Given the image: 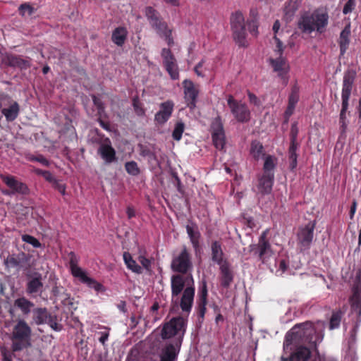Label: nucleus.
Segmentation results:
<instances>
[{
	"label": "nucleus",
	"instance_id": "obj_62",
	"mask_svg": "<svg viewBox=\"0 0 361 361\" xmlns=\"http://www.w3.org/2000/svg\"><path fill=\"white\" fill-rule=\"evenodd\" d=\"M296 10V6H295V4H293L292 2L289 4V5L286 8V13L291 12V15L293 14L294 11Z\"/></svg>",
	"mask_w": 361,
	"mask_h": 361
},
{
	"label": "nucleus",
	"instance_id": "obj_18",
	"mask_svg": "<svg viewBox=\"0 0 361 361\" xmlns=\"http://www.w3.org/2000/svg\"><path fill=\"white\" fill-rule=\"evenodd\" d=\"M250 247L252 251H255L257 248L255 253L263 263L266 262L267 259L271 255V245L266 239V232L262 234L257 245H252Z\"/></svg>",
	"mask_w": 361,
	"mask_h": 361
},
{
	"label": "nucleus",
	"instance_id": "obj_31",
	"mask_svg": "<svg viewBox=\"0 0 361 361\" xmlns=\"http://www.w3.org/2000/svg\"><path fill=\"white\" fill-rule=\"evenodd\" d=\"M128 31L124 27H118L112 32V42L117 46L121 47L124 44L127 38Z\"/></svg>",
	"mask_w": 361,
	"mask_h": 361
},
{
	"label": "nucleus",
	"instance_id": "obj_8",
	"mask_svg": "<svg viewBox=\"0 0 361 361\" xmlns=\"http://www.w3.org/2000/svg\"><path fill=\"white\" fill-rule=\"evenodd\" d=\"M227 104L231 114L238 122L245 123L250 120V111L245 103L237 101L232 95H229Z\"/></svg>",
	"mask_w": 361,
	"mask_h": 361
},
{
	"label": "nucleus",
	"instance_id": "obj_63",
	"mask_svg": "<svg viewBox=\"0 0 361 361\" xmlns=\"http://www.w3.org/2000/svg\"><path fill=\"white\" fill-rule=\"evenodd\" d=\"M117 307L123 312H126V303L125 301H121L118 305Z\"/></svg>",
	"mask_w": 361,
	"mask_h": 361
},
{
	"label": "nucleus",
	"instance_id": "obj_46",
	"mask_svg": "<svg viewBox=\"0 0 361 361\" xmlns=\"http://www.w3.org/2000/svg\"><path fill=\"white\" fill-rule=\"evenodd\" d=\"M184 128L185 125L183 122H177L172 133L173 138L177 141L180 140L182 137V134L184 131Z\"/></svg>",
	"mask_w": 361,
	"mask_h": 361
},
{
	"label": "nucleus",
	"instance_id": "obj_45",
	"mask_svg": "<svg viewBox=\"0 0 361 361\" xmlns=\"http://www.w3.org/2000/svg\"><path fill=\"white\" fill-rule=\"evenodd\" d=\"M126 171L132 176H137L140 173V169L137 163L134 161H128L125 164Z\"/></svg>",
	"mask_w": 361,
	"mask_h": 361
},
{
	"label": "nucleus",
	"instance_id": "obj_11",
	"mask_svg": "<svg viewBox=\"0 0 361 361\" xmlns=\"http://www.w3.org/2000/svg\"><path fill=\"white\" fill-rule=\"evenodd\" d=\"M192 267L190 255L185 247L179 255L174 257L171 262V269L173 271L181 274H186Z\"/></svg>",
	"mask_w": 361,
	"mask_h": 361
},
{
	"label": "nucleus",
	"instance_id": "obj_36",
	"mask_svg": "<svg viewBox=\"0 0 361 361\" xmlns=\"http://www.w3.org/2000/svg\"><path fill=\"white\" fill-rule=\"evenodd\" d=\"M123 260L124 262L130 270L135 274H142V267H141L132 257L131 255L129 252H125L123 253Z\"/></svg>",
	"mask_w": 361,
	"mask_h": 361
},
{
	"label": "nucleus",
	"instance_id": "obj_9",
	"mask_svg": "<svg viewBox=\"0 0 361 361\" xmlns=\"http://www.w3.org/2000/svg\"><path fill=\"white\" fill-rule=\"evenodd\" d=\"M0 178L2 181L11 189V190H4L3 193L6 195H26L30 192V190L27 185L19 181L16 177L1 174Z\"/></svg>",
	"mask_w": 361,
	"mask_h": 361
},
{
	"label": "nucleus",
	"instance_id": "obj_16",
	"mask_svg": "<svg viewBox=\"0 0 361 361\" xmlns=\"http://www.w3.org/2000/svg\"><path fill=\"white\" fill-rule=\"evenodd\" d=\"M161 56L164 66L170 75L171 79L176 80L179 77L178 66L176 59L169 49L164 48L161 50Z\"/></svg>",
	"mask_w": 361,
	"mask_h": 361
},
{
	"label": "nucleus",
	"instance_id": "obj_26",
	"mask_svg": "<svg viewBox=\"0 0 361 361\" xmlns=\"http://www.w3.org/2000/svg\"><path fill=\"white\" fill-rule=\"evenodd\" d=\"M299 100V87L294 85L292 88L291 93L288 98V105L285 111V117L288 119L293 114L296 104Z\"/></svg>",
	"mask_w": 361,
	"mask_h": 361
},
{
	"label": "nucleus",
	"instance_id": "obj_19",
	"mask_svg": "<svg viewBox=\"0 0 361 361\" xmlns=\"http://www.w3.org/2000/svg\"><path fill=\"white\" fill-rule=\"evenodd\" d=\"M212 140L216 148L222 149L225 145V135L221 119L216 118L212 124Z\"/></svg>",
	"mask_w": 361,
	"mask_h": 361
},
{
	"label": "nucleus",
	"instance_id": "obj_27",
	"mask_svg": "<svg viewBox=\"0 0 361 361\" xmlns=\"http://www.w3.org/2000/svg\"><path fill=\"white\" fill-rule=\"evenodd\" d=\"M180 346H178L176 343H170L167 345L163 350L161 356V361H174Z\"/></svg>",
	"mask_w": 361,
	"mask_h": 361
},
{
	"label": "nucleus",
	"instance_id": "obj_51",
	"mask_svg": "<svg viewBox=\"0 0 361 361\" xmlns=\"http://www.w3.org/2000/svg\"><path fill=\"white\" fill-rule=\"evenodd\" d=\"M133 105L134 111L137 116H142L145 114V110L142 107L141 103L137 98L133 99Z\"/></svg>",
	"mask_w": 361,
	"mask_h": 361
},
{
	"label": "nucleus",
	"instance_id": "obj_30",
	"mask_svg": "<svg viewBox=\"0 0 361 361\" xmlns=\"http://www.w3.org/2000/svg\"><path fill=\"white\" fill-rule=\"evenodd\" d=\"M310 355L311 352L308 348L299 346L291 354L290 361H307Z\"/></svg>",
	"mask_w": 361,
	"mask_h": 361
},
{
	"label": "nucleus",
	"instance_id": "obj_5",
	"mask_svg": "<svg viewBox=\"0 0 361 361\" xmlns=\"http://www.w3.org/2000/svg\"><path fill=\"white\" fill-rule=\"evenodd\" d=\"M186 322L180 317H174L166 323L161 330V338L168 339L174 338V343L178 346L181 345L183 336L185 331Z\"/></svg>",
	"mask_w": 361,
	"mask_h": 361
},
{
	"label": "nucleus",
	"instance_id": "obj_4",
	"mask_svg": "<svg viewBox=\"0 0 361 361\" xmlns=\"http://www.w3.org/2000/svg\"><path fill=\"white\" fill-rule=\"evenodd\" d=\"M145 15L151 27L169 46L173 44V39L171 36L172 29L169 27L167 23L164 20L157 11L151 6L145 9Z\"/></svg>",
	"mask_w": 361,
	"mask_h": 361
},
{
	"label": "nucleus",
	"instance_id": "obj_35",
	"mask_svg": "<svg viewBox=\"0 0 361 361\" xmlns=\"http://www.w3.org/2000/svg\"><path fill=\"white\" fill-rule=\"evenodd\" d=\"M50 314L46 308H36L33 310V320L37 325L46 324Z\"/></svg>",
	"mask_w": 361,
	"mask_h": 361
},
{
	"label": "nucleus",
	"instance_id": "obj_21",
	"mask_svg": "<svg viewBox=\"0 0 361 361\" xmlns=\"http://www.w3.org/2000/svg\"><path fill=\"white\" fill-rule=\"evenodd\" d=\"M171 301L173 304L178 305L179 302V295L183 290L185 281L183 277L180 275L172 276L171 279Z\"/></svg>",
	"mask_w": 361,
	"mask_h": 361
},
{
	"label": "nucleus",
	"instance_id": "obj_15",
	"mask_svg": "<svg viewBox=\"0 0 361 361\" xmlns=\"http://www.w3.org/2000/svg\"><path fill=\"white\" fill-rule=\"evenodd\" d=\"M184 89V98L187 106L193 109L196 106L197 97L199 93L198 87L190 80H185L183 82Z\"/></svg>",
	"mask_w": 361,
	"mask_h": 361
},
{
	"label": "nucleus",
	"instance_id": "obj_2",
	"mask_svg": "<svg viewBox=\"0 0 361 361\" xmlns=\"http://www.w3.org/2000/svg\"><path fill=\"white\" fill-rule=\"evenodd\" d=\"M329 23V15L326 10L319 8L313 12H305L301 15L298 21L299 30L305 34H311L312 32L322 34L326 30Z\"/></svg>",
	"mask_w": 361,
	"mask_h": 361
},
{
	"label": "nucleus",
	"instance_id": "obj_54",
	"mask_svg": "<svg viewBox=\"0 0 361 361\" xmlns=\"http://www.w3.org/2000/svg\"><path fill=\"white\" fill-rule=\"evenodd\" d=\"M288 264L285 259H281L279 262V269L276 270V274L278 276H282L283 274L287 270Z\"/></svg>",
	"mask_w": 361,
	"mask_h": 361
},
{
	"label": "nucleus",
	"instance_id": "obj_61",
	"mask_svg": "<svg viewBox=\"0 0 361 361\" xmlns=\"http://www.w3.org/2000/svg\"><path fill=\"white\" fill-rule=\"evenodd\" d=\"M109 338V333L108 332H102L101 336L99 338V342L104 345L106 341L108 340Z\"/></svg>",
	"mask_w": 361,
	"mask_h": 361
},
{
	"label": "nucleus",
	"instance_id": "obj_60",
	"mask_svg": "<svg viewBox=\"0 0 361 361\" xmlns=\"http://www.w3.org/2000/svg\"><path fill=\"white\" fill-rule=\"evenodd\" d=\"M203 63H204V61H201L200 62H199L195 67V71L196 73V74L198 75V76H201V77H203L204 75L202 74V73L200 71V69L203 66Z\"/></svg>",
	"mask_w": 361,
	"mask_h": 361
},
{
	"label": "nucleus",
	"instance_id": "obj_7",
	"mask_svg": "<svg viewBox=\"0 0 361 361\" xmlns=\"http://www.w3.org/2000/svg\"><path fill=\"white\" fill-rule=\"evenodd\" d=\"M231 25L233 32V37L236 42L241 47L247 46L245 42V18L243 13L236 11L231 17Z\"/></svg>",
	"mask_w": 361,
	"mask_h": 361
},
{
	"label": "nucleus",
	"instance_id": "obj_24",
	"mask_svg": "<svg viewBox=\"0 0 361 361\" xmlns=\"http://www.w3.org/2000/svg\"><path fill=\"white\" fill-rule=\"evenodd\" d=\"M298 130L295 128L294 126H292L291 128V143L289 147V159H290V166L291 169H294L297 166V157L298 155L296 154V151L298 147V144L296 141L297 139Z\"/></svg>",
	"mask_w": 361,
	"mask_h": 361
},
{
	"label": "nucleus",
	"instance_id": "obj_28",
	"mask_svg": "<svg viewBox=\"0 0 361 361\" xmlns=\"http://www.w3.org/2000/svg\"><path fill=\"white\" fill-rule=\"evenodd\" d=\"M1 111L7 121H13L18 116L20 106L16 102H12L8 107L2 108Z\"/></svg>",
	"mask_w": 361,
	"mask_h": 361
},
{
	"label": "nucleus",
	"instance_id": "obj_47",
	"mask_svg": "<svg viewBox=\"0 0 361 361\" xmlns=\"http://www.w3.org/2000/svg\"><path fill=\"white\" fill-rule=\"evenodd\" d=\"M47 324L55 331H60L62 329V325L57 322L56 316L51 315L49 317Z\"/></svg>",
	"mask_w": 361,
	"mask_h": 361
},
{
	"label": "nucleus",
	"instance_id": "obj_29",
	"mask_svg": "<svg viewBox=\"0 0 361 361\" xmlns=\"http://www.w3.org/2000/svg\"><path fill=\"white\" fill-rule=\"evenodd\" d=\"M350 25H346L344 29L341 31L339 37V47L341 55H343L348 49L350 43Z\"/></svg>",
	"mask_w": 361,
	"mask_h": 361
},
{
	"label": "nucleus",
	"instance_id": "obj_58",
	"mask_svg": "<svg viewBox=\"0 0 361 361\" xmlns=\"http://www.w3.org/2000/svg\"><path fill=\"white\" fill-rule=\"evenodd\" d=\"M249 101L251 104H253L254 105L259 106L260 104L259 99L257 97L256 95L251 93L250 92H248L247 93Z\"/></svg>",
	"mask_w": 361,
	"mask_h": 361
},
{
	"label": "nucleus",
	"instance_id": "obj_57",
	"mask_svg": "<svg viewBox=\"0 0 361 361\" xmlns=\"http://www.w3.org/2000/svg\"><path fill=\"white\" fill-rule=\"evenodd\" d=\"M54 188L59 190L62 195H65L66 187L63 184L56 180L54 183L52 185Z\"/></svg>",
	"mask_w": 361,
	"mask_h": 361
},
{
	"label": "nucleus",
	"instance_id": "obj_59",
	"mask_svg": "<svg viewBox=\"0 0 361 361\" xmlns=\"http://www.w3.org/2000/svg\"><path fill=\"white\" fill-rule=\"evenodd\" d=\"M43 178L48 182H49L50 183H51L52 185L54 183V182L56 180V179L54 177V176L52 175V173L51 172H49V171H47L44 173V175L43 176Z\"/></svg>",
	"mask_w": 361,
	"mask_h": 361
},
{
	"label": "nucleus",
	"instance_id": "obj_32",
	"mask_svg": "<svg viewBox=\"0 0 361 361\" xmlns=\"http://www.w3.org/2000/svg\"><path fill=\"white\" fill-rule=\"evenodd\" d=\"M220 270L221 285L224 287L229 286L233 277L228 263H224L220 265Z\"/></svg>",
	"mask_w": 361,
	"mask_h": 361
},
{
	"label": "nucleus",
	"instance_id": "obj_43",
	"mask_svg": "<svg viewBox=\"0 0 361 361\" xmlns=\"http://www.w3.org/2000/svg\"><path fill=\"white\" fill-rule=\"evenodd\" d=\"M341 314H342L340 310L334 312L332 313L329 324L330 329H337L340 326Z\"/></svg>",
	"mask_w": 361,
	"mask_h": 361
},
{
	"label": "nucleus",
	"instance_id": "obj_44",
	"mask_svg": "<svg viewBox=\"0 0 361 361\" xmlns=\"http://www.w3.org/2000/svg\"><path fill=\"white\" fill-rule=\"evenodd\" d=\"M25 157L28 161H37L45 166H48L50 164L49 161L42 154L34 155L32 154H27Z\"/></svg>",
	"mask_w": 361,
	"mask_h": 361
},
{
	"label": "nucleus",
	"instance_id": "obj_40",
	"mask_svg": "<svg viewBox=\"0 0 361 361\" xmlns=\"http://www.w3.org/2000/svg\"><path fill=\"white\" fill-rule=\"evenodd\" d=\"M207 290L204 285L200 293L199 303H198V314L200 317L203 318L206 312Z\"/></svg>",
	"mask_w": 361,
	"mask_h": 361
},
{
	"label": "nucleus",
	"instance_id": "obj_38",
	"mask_svg": "<svg viewBox=\"0 0 361 361\" xmlns=\"http://www.w3.org/2000/svg\"><path fill=\"white\" fill-rule=\"evenodd\" d=\"M68 257L71 274L74 277L77 278L85 271H83L80 267L78 266L79 259L74 252H71L68 255Z\"/></svg>",
	"mask_w": 361,
	"mask_h": 361
},
{
	"label": "nucleus",
	"instance_id": "obj_20",
	"mask_svg": "<svg viewBox=\"0 0 361 361\" xmlns=\"http://www.w3.org/2000/svg\"><path fill=\"white\" fill-rule=\"evenodd\" d=\"M174 107V104L172 101H166L160 104V109L154 116L155 121L163 125L171 117Z\"/></svg>",
	"mask_w": 361,
	"mask_h": 361
},
{
	"label": "nucleus",
	"instance_id": "obj_49",
	"mask_svg": "<svg viewBox=\"0 0 361 361\" xmlns=\"http://www.w3.org/2000/svg\"><path fill=\"white\" fill-rule=\"evenodd\" d=\"M23 241L32 245L34 247H39L41 246V243L39 241L35 238V237L30 235H23L22 236Z\"/></svg>",
	"mask_w": 361,
	"mask_h": 361
},
{
	"label": "nucleus",
	"instance_id": "obj_37",
	"mask_svg": "<svg viewBox=\"0 0 361 361\" xmlns=\"http://www.w3.org/2000/svg\"><path fill=\"white\" fill-rule=\"evenodd\" d=\"M250 153L252 157L257 161L265 156L263 145L257 140L252 142Z\"/></svg>",
	"mask_w": 361,
	"mask_h": 361
},
{
	"label": "nucleus",
	"instance_id": "obj_6",
	"mask_svg": "<svg viewBox=\"0 0 361 361\" xmlns=\"http://www.w3.org/2000/svg\"><path fill=\"white\" fill-rule=\"evenodd\" d=\"M355 77V73L351 71L345 72L343 76L341 93L342 106L340 113V123L343 132H345L347 128L346 111L348 109V101L351 94Z\"/></svg>",
	"mask_w": 361,
	"mask_h": 361
},
{
	"label": "nucleus",
	"instance_id": "obj_17",
	"mask_svg": "<svg viewBox=\"0 0 361 361\" xmlns=\"http://www.w3.org/2000/svg\"><path fill=\"white\" fill-rule=\"evenodd\" d=\"M161 56L164 66L170 75L171 79L176 80L179 77L178 66L176 59L169 49L164 48L161 50Z\"/></svg>",
	"mask_w": 361,
	"mask_h": 361
},
{
	"label": "nucleus",
	"instance_id": "obj_55",
	"mask_svg": "<svg viewBox=\"0 0 361 361\" xmlns=\"http://www.w3.org/2000/svg\"><path fill=\"white\" fill-rule=\"evenodd\" d=\"M355 6V0H348L344 6L343 12L344 14L350 13Z\"/></svg>",
	"mask_w": 361,
	"mask_h": 361
},
{
	"label": "nucleus",
	"instance_id": "obj_34",
	"mask_svg": "<svg viewBox=\"0 0 361 361\" xmlns=\"http://www.w3.org/2000/svg\"><path fill=\"white\" fill-rule=\"evenodd\" d=\"M82 283H85L88 287L94 289L96 291H102L104 290L103 286L96 281L94 279L89 277L85 271L82 272L77 277Z\"/></svg>",
	"mask_w": 361,
	"mask_h": 361
},
{
	"label": "nucleus",
	"instance_id": "obj_33",
	"mask_svg": "<svg viewBox=\"0 0 361 361\" xmlns=\"http://www.w3.org/2000/svg\"><path fill=\"white\" fill-rule=\"evenodd\" d=\"M14 305L20 309L23 314L27 315L31 312L34 303L25 297H21L14 301Z\"/></svg>",
	"mask_w": 361,
	"mask_h": 361
},
{
	"label": "nucleus",
	"instance_id": "obj_53",
	"mask_svg": "<svg viewBox=\"0 0 361 361\" xmlns=\"http://www.w3.org/2000/svg\"><path fill=\"white\" fill-rule=\"evenodd\" d=\"M138 261L142 264V267L145 268L147 271H149L151 269L152 262L151 260L146 258L143 255H140L138 257Z\"/></svg>",
	"mask_w": 361,
	"mask_h": 361
},
{
	"label": "nucleus",
	"instance_id": "obj_10",
	"mask_svg": "<svg viewBox=\"0 0 361 361\" xmlns=\"http://www.w3.org/2000/svg\"><path fill=\"white\" fill-rule=\"evenodd\" d=\"M274 39L276 43L275 52L276 54L278 55V57L276 59H271L270 63L274 68V71L278 73V75L283 78L289 70V66L286 59L282 57L283 51L282 42L276 36L274 37Z\"/></svg>",
	"mask_w": 361,
	"mask_h": 361
},
{
	"label": "nucleus",
	"instance_id": "obj_14",
	"mask_svg": "<svg viewBox=\"0 0 361 361\" xmlns=\"http://www.w3.org/2000/svg\"><path fill=\"white\" fill-rule=\"evenodd\" d=\"M26 277L27 293L32 295L41 294L44 288L42 274L38 272H34L33 274H26Z\"/></svg>",
	"mask_w": 361,
	"mask_h": 361
},
{
	"label": "nucleus",
	"instance_id": "obj_42",
	"mask_svg": "<svg viewBox=\"0 0 361 361\" xmlns=\"http://www.w3.org/2000/svg\"><path fill=\"white\" fill-rule=\"evenodd\" d=\"M187 233L190 238L191 243L195 247L199 245L200 233L197 229L193 226H187Z\"/></svg>",
	"mask_w": 361,
	"mask_h": 361
},
{
	"label": "nucleus",
	"instance_id": "obj_52",
	"mask_svg": "<svg viewBox=\"0 0 361 361\" xmlns=\"http://www.w3.org/2000/svg\"><path fill=\"white\" fill-rule=\"evenodd\" d=\"M5 264L8 267H16L20 264V261L13 256H8L5 260Z\"/></svg>",
	"mask_w": 361,
	"mask_h": 361
},
{
	"label": "nucleus",
	"instance_id": "obj_23",
	"mask_svg": "<svg viewBox=\"0 0 361 361\" xmlns=\"http://www.w3.org/2000/svg\"><path fill=\"white\" fill-rule=\"evenodd\" d=\"M195 288L192 286L185 288L180 299V306L183 311L190 312L193 303Z\"/></svg>",
	"mask_w": 361,
	"mask_h": 361
},
{
	"label": "nucleus",
	"instance_id": "obj_48",
	"mask_svg": "<svg viewBox=\"0 0 361 361\" xmlns=\"http://www.w3.org/2000/svg\"><path fill=\"white\" fill-rule=\"evenodd\" d=\"M19 12L22 16H31L35 12V8L28 4H23L19 6Z\"/></svg>",
	"mask_w": 361,
	"mask_h": 361
},
{
	"label": "nucleus",
	"instance_id": "obj_56",
	"mask_svg": "<svg viewBox=\"0 0 361 361\" xmlns=\"http://www.w3.org/2000/svg\"><path fill=\"white\" fill-rule=\"evenodd\" d=\"M248 29L252 35L257 36L258 33V25L257 21L251 20L248 24Z\"/></svg>",
	"mask_w": 361,
	"mask_h": 361
},
{
	"label": "nucleus",
	"instance_id": "obj_1",
	"mask_svg": "<svg viewBox=\"0 0 361 361\" xmlns=\"http://www.w3.org/2000/svg\"><path fill=\"white\" fill-rule=\"evenodd\" d=\"M322 331L323 330H321L320 332H317L311 322L296 324L287 332L283 347L288 348L291 345L297 346L307 343L316 346L323 340Z\"/></svg>",
	"mask_w": 361,
	"mask_h": 361
},
{
	"label": "nucleus",
	"instance_id": "obj_64",
	"mask_svg": "<svg viewBox=\"0 0 361 361\" xmlns=\"http://www.w3.org/2000/svg\"><path fill=\"white\" fill-rule=\"evenodd\" d=\"M356 207H357V203L355 201H353V204L350 208V216L351 219H353V217L355 214V212L356 211Z\"/></svg>",
	"mask_w": 361,
	"mask_h": 361
},
{
	"label": "nucleus",
	"instance_id": "obj_12",
	"mask_svg": "<svg viewBox=\"0 0 361 361\" xmlns=\"http://www.w3.org/2000/svg\"><path fill=\"white\" fill-rule=\"evenodd\" d=\"M314 221H310L305 226L299 228L297 240L301 250L310 248L314 238Z\"/></svg>",
	"mask_w": 361,
	"mask_h": 361
},
{
	"label": "nucleus",
	"instance_id": "obj_41",
	"mask_svg": "<svg viewBox=\"0 0 361 361\" xmlns=\"http://www.w3.org/2000/svg\"><path fill=\"white\" fill-rule=\"evenodd\" d=\"M276 159L271 155H267L264 159V164L263 166L264 173H274L271 172L276 166Z\"/></svg>",
	"mask_w": 361,
	"mask_h": 361
},
{
	"label": "nucleus",
	"instance_id": "obj_25",
	"mask_svg": "<svg viewBox=\"0 0 361 361\" xmlns=\"http://www.w3.org/2000/svg\"><path fill=\"white\" fill-rule=\"evenodd\" d=\"M274 182V173H264L259 180L258 190L262 194L271 192Z\"/></svg>",
	"mask_w": 361,
	"mask_h": 361
},
{
	"label": "nucleus",
	"instance_id": "obj_3",
	"mask_svg": "<svg viewBox=\"0 0 361 361\" xmlns=\"http://www.w3.org/2000/svg\"><path fill=\"white\" fill-rule=\"evenodd\" d=\"M32 330L23 319H17L10 334L11 348L13 352H20L32 346Z\"/></svg>",
	"mask_w": 361,
	"mask_h": 361
},
{
	"label": "nucleus",
	"instance_id": "obj_50",
	"mask_svg": "<svg viewBox=\"0 0 361 361\" xmlns=\"http://www.w3.org/2000/svg\"><path fill=\"white\" fill-rule=\"evenodd\" d=\"M92 100L94 106L97 107L98 111V114L99 116H102V115L104 114V106L102 100L97 97L96 96L92 97Z\"/></svg>",
	"mask_w": 361,
	"mask_h": 361
},
{
	"label": "nucleus",
	"instance_id": "obj_39",
	"mask_svg": "<svg viewBox=\"0 0 361 361\" xmlns=\"http://www.w3.org/2000/svg\"><path fill=\"white\" fill-rule=\"evenodd\" d=\"M212 255L213 261L216 262L218 264L221 265L226 263L223 260V252L221 245L216 241L212 244Z\"/></svg>",
	"mask_w": 361,
	"mask_h": 361
},
{
	"label": "nucleus",
	"instance_id": "obj_13",
	"mask_svg": "<svg viewBox=\"0 0 361 361\" xmlns=\"http://www.w3.org/2000/svg\"><path fill=\"white\" fill-rule=\"evenodd\" d=\"M97 154L105 164H110L117 161L116 150L112 147L111 142L108 137L102 139L99 142Z\"/></svg>",
	"mask_w": 361,
	"mask_h": 361
},
{
	"label": "nucleus",
	"instance_id": "obj_22",
	"mask_svg": "<svg viewBox=\"0 0 361 361\" xmlns=\"http://www.w3.org/2000/svg\"><path fill=\"white\" fill-rule=\"evenodd\" d=\"M2 62L7 66L20 69H27L30 67V61L20 56L6 54L2 58Z\"/></svg>",
	"mask_w": 361,
	"mask_h": 361
}]
</instances>
